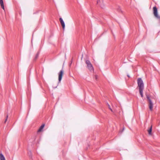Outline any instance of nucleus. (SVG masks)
I'll return each instance as SVG.
<instances>
[{
  "instance_id": "obj_1",
  "label": "nucleus",
  "mask_w": 160,
  "mask_h": 160,
  "mask_svg": "<svg viewBox=\"0 0 160 160\" xmlns=\"http://www.w3.org/2000/svg\"><path fill=\"white\" fill-rule=\"evenodd\" d=\"M147 98L149 102V107L150 111L152 110L153 108V102H156L155 98H154L149 97L148 96H147Z\"/></svg>"
},
{
  "instance_id": "obj_2",
  "label": "nucleus",
  "mask_w": 160,
  "mask_h": 160,
  "mask_svg": "<svg viewBox=\"0 0 160 160\" xmlns=\"http://www.w3.org/2000/svg\"><path fill=\"white\" fill-rule=\"evenodd\" d=\"M138 87L139 88V90H143L144 83L142 80L140 78H139L137 80Z\"/></svg>"
},
{
  "instance_id": "obj_3",
  "label": "nucleus",
  "mask_w": 160,
  "mask_h": 160,
  "mask_svg": "<svg viewBox=\"0 0 160 160\" xmlns=\"http://www.w3.org/2000/svg\"><path fill=\"white\" fill-rule=\"evenodd\" d=\"M85 63L87 65V68L89 71L90 72H93L94 71V68L90 62L88 60H86L85 61Z\"/></svg>"
},
{
  "instance_id": "obj_4",
  "label": "nucleus",
  "mask_w": 160,
  "mask_h": 160,
  "mask_svg": "<svg viewBox=\"0 0 160 160\" xmlns=\"http://www.w3.org/2000/svg\"><path fill=\"white\" fill-rule=\"evenodd\" d=\"M153 14L154 16L158 19L160 22V16L158 14V10L156 6L154 7L153 8Z\"/></svg>"
},
{
  "instance_id": "obj_5",
  "label": "nucleus",
  "mask_w": 160,
  "mask_h": 160,
  "mask_svg": "<svg viewBox=\"0 0 160 160\" xmlns=\"http://www.w3.org/2000/svg\"><path fill=\"white\" fill-rule=\"evenodd\" d=\"M63 74V71L62 70L60 71L58 73V81L59 82H60L62 78Z\"/></svg>"
},
{
  "instance_id": "obj_6",
  "label": "nucleus",
  "mask_w": 160,
  "mask_h": 160,
  "mask_svg": "<svg viewBox=\"0 0 160 160\" xmlns=\"http://www.w3.org/2000/svg\"><path fill=\"white\" fill-rule=\"evenodd\" d=\"M59 21L60 22L62 26L63 29H64L65 27V24L62 18H59Z\"/></svg>"
},
{
  "instance_id": "obj_7",
  "label": "nucleus",
  "mask_w": 160,
  "mask_h": 160,
  "mask_svg": "<svg viewBox=\"0 0 160 160\" xmlns=\"http://www.w3.org/2000/svg\"><path fill=\"white\" fill-rule=\"evenodd\" d=\"M45 126L44 124H42L41 127H40L38 129V132H41L42 129H43L44 127Z\"/></svg>"
},
{
  "instance_id": "obj_8",
  "label": "nucleus",
  "mask_w": 160,
  "mask_h": 160,
  "mask_svg": "<svg viewBox=\"0 0 160 160\" xmlns=\"http://www.w3.org/2000/svg\"><path fill=\"white\" fill-rule=\"evenodd\" d=\"M0 4L1 8L4 10V7L3 0H0Z\"/></svg>"
},
{
  "instance_id": "obj_9",
  "label": "nucleus",
  "mask_w": 160,
  "mask_h": 160,
  "mask_svg": "<svg viewBox=\"0 0 160 160\" xmlns=\"http://www.w3.org/2000/svg\"><path fill=\"white\" fill-rule=\"evenodd\" d=\"M148 134L150 135H152V126H151L150 128L148 130Z\"/></svg>"
},
{
  "instance_id": "obj_10",
  "label": "nucleus",
  "mask_w": 160,
  "mask_h": 160,
  "mask_svg": "<svg viewBox=\"0 0 160 160\" xmlns=\"http://www.w3.org/2000/svg\"><path fill=\"white\" fill-rule=\"evenodd\" d=\"M39 54V52H38L36 54V55L34 58L33 60H34V61H35L37 59V58L38 57Z\"/></svg>"
},
{
  "instance_id": "obj_11",
  "label": "nucleus",
  "mask_w": 160,
  "mask_h": 160,
  "mask_svg": "<svg viewBox=\"0 0 160 160\" xmlns=\"http://www.w3.org/2000/svg\"><path fill=\"white\" fill-rule=\"evenodd\" d=\"M0 160H5L4 157L2 153L0 154Z\"/></svg>"
},
{
  "instance_id": "obj_12",
  "label": "nucleus",
  "mask_w": 160,
  "mask_h": 160,
  "mask_svg": "<svg viewBox=\"0 0 160 160\" xmlns=\"http://www.w3.org/2000/svg\"><path fill=\"white\" fill-rule=\"evenodd\" d=\"M117 10L118 12L122 13V11L120 7L118 6L117 8Z\"/></svg>"
},
{
  "instance_id": "obj_13",
  "label": "nucleus",
  "mask_w": 160,
  "mask_h": 160,
  "mask_svg": "<svg viewBox=\"0 0 160 160\" xmlns=\"http://www.w3.org/2000/svg\"><path fill=\"white\" fill-rule=\"evenodd\" d=\"M143 90H139V93L142 97H143Z\"/></svg>"
},
{
  "instance_id": "obj_14",
  "label": "nucleus",
  "mask_w": 160,
  "mask_h": 160,
  "mask_svg": "<svg viewBox=\"0 0 160 160\" xmlns=\"http://www.w3.org/2000/svg\"><path fill=\"white\" fill-rule=\"evenodd\" d=\"M101 2V1L100 0H97V3L100 5V3Z\"/></svg>"
},
{
  "instance_id": "obj_15",
  "label": "nucleus",
  "mask_w": 160,
  "mask_h": 160,
  "mask_svg": "<svg viewBox=\"0 0 160 160\" xmlns=\"http://www.w3.org/2000/svg\"><path fill=\"white\" fill-rule=\"evenodd\" d=\"M108 108H109V109L111 110V111L112 112V109L111 108H110V106L109 105H108Z\"/></svg>"
},
{
  "instance_id": "obj_16",
  "label": "nucleus",
  "mask_w": 160,
  "mask_h": 160,
  "mask_svg": "<svg viewBox=\"0 0 160 160\" xmlns=\"http://www.w3.org/2000/svg\"><path fill=\"white\" fill-rule=\"evenodd\" d=\"M8 115H7V116H6V120H5V123L6 122V121H7V119H8Z\"/></svg>"
},
{
  "instance_id": "obj_17",
  "label": "nucleus",
  "mask_w": 160,
  "mask_h": 160,
  "mask_svg": "<svg viewBox=\"0 0 160 160\" xmlns=\"http://www.w3.org/2000/svg\"><path fill=\"white\" fill-rule=\"evenodd\" d=\"M100 5V6L102 8H103V7H104V6L103 5Z\"/></svg>"
},
{
  "instance_id": "obj_18",
  "label": "nucleus",
  "mask_w": 160,
  "mask_h": 160,
  "mask_svg": "<svg viewBox=\"0 0 160 160\" xmlns=\"http://www.w3.org/2000/svg\"><path fill=\"white\" fill-rule=\"evenodd\" d=\"M95 79H97V78H98V76L97 75H95Z\"/></svg>"
},
{
  "instance_id": "obj_19",
  "label": "nucleus",
  "mask_w": 160,
  "mask_h": 160,
  "mask_svg": "<svg viewBox=\"0 0 160 160\" xmlns=\"http://www.w3.org/2000/svg\"><path fill=\"white\" fill-rule=\"evenodd\" d=\"M127 76H128V77H129H129H129V75H127Z\"/></svg>"
}]
</instances>
